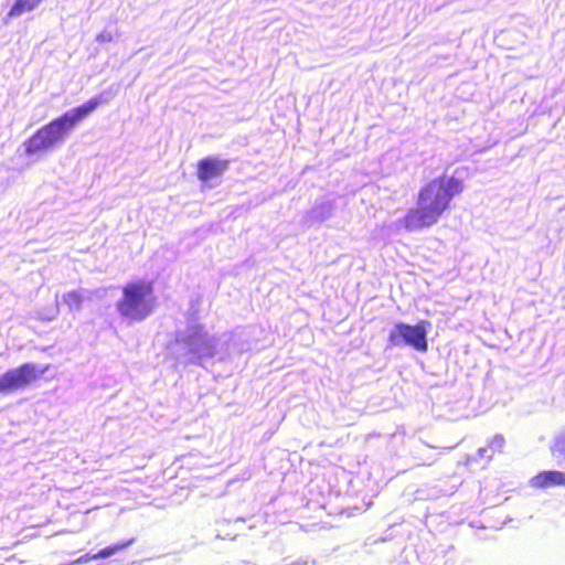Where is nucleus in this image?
Masks as SVG:
<instances>
[{"label": "nucleus", "instance_id": "f257e3e1", "mask_svg": "<svg viewBox=\"0 0 565 565\" xmlns=\"http://www.w3.org/2000/svg\"><path fill=\"white\" fill-rule=\"evenodd\" d=\"M463 191L462 180L440 174L424 183L417 193L416 206L402 218L407 231H417L435 225L450 210L455 196Z\"/></svg>", "mask_w": 565, "mask_h": 565}, {"label": "nucleus", "instance_id": "f03ea898", "mask_svg": "<svg viewBox=\"0 0 565 565\" xmlns=\"http://www.w3.org/2000/svg\"><path fill=\"white\" fill-rule=\"evenodd\" d=\"M102 103L103 99L100 97L90 98L84 104L65 111L63 115L42 126L25 140V153L34 154L55 147L64 140L79 121L94 111Z\"/></svg>", "mask_w": 565, "mask_h": 565}, {"label": "nucleus", "instance_id": "7ed1b4c3", "mask_svg": "<svg viewBox=\"0 0 565 565\" xmlns=\"http://www.w3.org/2000/svg\"><path fill=\"white\" fill-rule=\"evenodd\" d=\"M121 297L116 302L118 313L129 321H142L156 308L153 281L138 279L121 288Z\"/></svg>", "mask_w": 565, "mask_h": 565}, {"label": "nucleus", "instance_id": "20e7f679", "mask_svg": "<svg viewBox=\"0 0 565 565\" xmlns=\"http://www.w3.org/2000/svg\"><path fill=\"white\" fill-rule=\"evenodd\" d=\"M47 370L49 365L39 366L30 362L9 369L0 375V394L12 393L32 385Z\"/></svg>", "mask_w": 565, "mask_h": 565}, {"label": "nucleus", "instance_id": "39448f33", "mask_svg": "<svg viewBox=\"0 0 565 565\" xmlns=\"http://www.w3.org/2000/svg\"><path fill=\"white\" fill-rule=\"evenodd\" d=\"M430 327L428 320H419L416 324L396 323L388 334L392 345H408L419 352L428 349L427 330Z\"/></svg>", "mask_w": 565, "mask_h": 565}, {"label": "nucleus", "instance_id": "423d86ee", "mask_svg": "<svg viewBox=\"0 0 565 565\" xmlns=\"http://www.w3.org/2000/svg\"><path fill=\"white\" fill-rule=\"evenodd\" d=\"M230 161L227 159H220L216 157H206L199 160L196 164L198 179L206 183L207 181L220 177L227 170Z\"/></svg>", "mask_w": 565, "mask_h": 565}, {"label": "nucleus", "instance_id": "0eeeda50", "mask_svg": "<svg viewBox=\"0 0 565 565\" xmlns=\"http://www.w3.org/2000/svg\"><path fill=\"white\" fill-rule=\"evenodd\" d=\"M531 486L537 489L565 486V472L558 470L541 471L531 479Z\"/></svg>", "mask_w": 565, "mask_h": 565}, {"label": "nucleus", "instance_id": "6e6552de", "mask_svg": "<svg viewBox=\"0 0 565 565\" xmlns=\"http://www.w3.org/2000/svg\"><path fill=\"white\" fill-rule=\"evenodd\" d=\"M85 301V295L81 290H70L62 295V302L70 311H78Z\"/></svg>", "mask_w": 565, "mask_h": 565}, {"label": "nucleus", "instance_id": "1a4fd4ad", "mask_svg": "<svg viewBox=\"0 0 565 565\" xmlns=\"http://www.w3.org/2000/svg\"><path fill=\"white\" fill-rule=\"evenodd\" d=\"M42 0H15L8 12L9 18L19 17L24 12L36 9Z\"/></svg>", "mask_w": 565, "mask_h": 565}, {"label": "nucleus", "instance_id": "9d476101", "mask_svg": "<svg viewBox=\"0 0 565 565\" xmlns=\"http://www.w3.org/2000/svg\"><path fill=\"white\" fill-rule=\"evenodd\" d=\"M132 542H134V539L107 546V547L100 550L98 553L94 554L93 556H89L88 558L97 559V558L109 557V556L114 555L115 553L128 547Z\"/></svg>", "mask_w": 565, "mask_h": 565}, {"label": "nucleus", "instance_id": "9b49d317", "mask_svg": "<svg viewBox=\"0 0 565 565\" xmlns=\"http://www.w3.org/2000/svg\"><path fill=\"white\" fill-rule=\"evenodd\" d=\"M552 450L554 454L565 459V431L555 438Z\"/></svg>", "mask_w": 565, "mask_h": 565}]
</instances>
